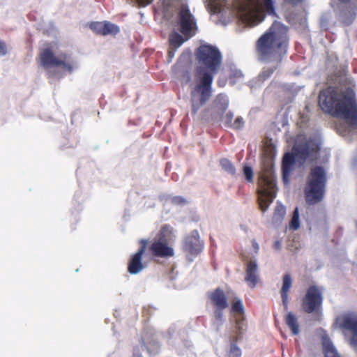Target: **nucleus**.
<instances>
[{"mask_svg":"<svg viewBox=\"0 0 357 357\" xmlns=\"http://www.w3.org/2000/svg\"><path fill=\"white\" fill-rule=\"evenodd\" d=\"M286 214L285 207L282 204H278L273 213V220L282 221Z\"/></svg>","mask_w":357,"mask_h":357,"instance_id":"obj_29","label":"nucleus"},{"mask_svg":"<svg viewBox=\"0 0 357 357\" xmlns=\"http://www.w3.org/2000/svg\"><path fill=\"white\" fill-rule=\"evenodd\" d=\"M245 280L250 287L255 288L256 287L259 281L256 261L251 260L247 264Z\"/></svg>","mask_w":357,"mask_h":357,"instance_id":"obj_18","label":"nucleus"},{"mask_svg":"<svg viewBox=\"0 0 357 357\" xmlns=\"http://www.w3.org/2000/svg\"><path fill=\"white\" fill-rule=\"evenodd\" d=\"M319 105L325 114L342 119L357 129V99L352 91L328 86L320 91Z\"/></svg>","mask_w":357,"mask_h":357,"instance_id":"obj_2","label":"nucleus"},{"mask_svg":"<svg viewBox=\"0 0 357 357\" xmlns=\"http://www.w3.org/2000/svg\"><path fill=\"white\" fill-rule=\"evenodd\" d=\"M277 66L264 68L259 75V79L260 81H265L268 79L275 71Z\"/></svg>","mask_w":357,"mask_h":357,"instance_id":"obj_31","label":"nucleus"},{"mask_svg":"<svg viewBox=\"0 0 357 357\" xmlns=\"http://www.w3.org/2000/svg\"><path fill=\"white\" fill-rule=\"evenodd\" d=\"M273 248L275 250H280V248H281V241L280 240L275 241L274 244H273Z\"/></svg>","mask_w":357,"mask_h":357,"instance_id":"obj_42","label":"nucleus"},{"mask_svg":"<svg viewBox=\"0 0 357 357\" xmlns=\"http://www.w3.org/2000/svg\"><path fill=\"white\" fill-rule=\"evenodd\" d=\"M213 105L217 109L221 112H224L228 107V100L225 95L222 93L218 94L213 101Z\"/></svg>","mask_w":357,"mask_h":357,"instance_id":"obj_26","label":"nucleus"},{"mask_svg":"<svg viewBox=\"0 0 357 357\" xmlns=\"http://www.w3.org/2000/svg\"><path fill=\"white\" fill-rule=\"evenodd\" d=\"M195 55L199 65L195 71V84L190 86V91L192 116L197 115L210 100L213 92V77L222 63L220 52L217 47L210 45L199 46Z\"/></svg>","mask_w":357,"mask_h":357,"instance_id":"obj_1","label":"nucleus"},{"mask_svg":"<svg viewBox=\"0 0 357 357\" xmlns=\"http://www.w3.org/2000/svg\"><path fill=\"white\" fill-rule=\"evenodd\" d=\"M244 125V121L242 117L238 116L232 123L231 128L238 130L241 129Z\"/></svg>","mask_w":357,"mask_h":357,"instance_id":"obj_34","label":"nucleus"},{"mask_svg":"<svg viewBox=\"0 0 357 357\" xmlns=\"http://www.w3.org/2000/svg\"><path fill=\"white\" fill-rule=\"evenodd\" d=\"M139 7H145L151 4L153 0H134Z\"/></svg>","mask_w":357,"mask_h":357,"instance_id":"obj_39","label":"nucleus"},{"mask_svg":"<svg viewBox=\"0 0 357 357\" xmlns=\"http://www.w3.org/2000/svg\"><path fill=\"white\" fill-rule=\"evenodd\" d=\"M89 26L94 33L100 36H116L120 32L119 27L109 21L92 22Z\"/></svg>","mask_w":357,"mask_h":357,"instance_id":"obj_15","label":"nucleus"},{"mask_svg":"<svg viewBox=\"0 0 357 357\" xmlns=\"http://www.w3.org/2000/svg\"><path fill=\"white\" fill-rule=\"evenodd\" d=\"M243 172L245 180L248 183H252L254 180V172L252 168L248 165H244L243 168Z\"/></svg>","mask_w":357,"mask_h":357,"instance_id":"obj_32","label":"nucleus"},{"mask_svg":"<svg viewBox=\"0 0 357 357\" xmlns=\"http://www.w3.org/2000/svg\"><path fill=\"white\" fill-rule=\"evenodd\" d=\"M258 203L262 212L268 208L276 196V180L271 168L263 170L258 181Z\"/></svg>","mask_w":357,"mask_h":357,"instance_id":"obj_6","label":"nucleus"},{"mask_svg":"<svg viewBox=\"0 0 357 357\" xmlns=\"http://www.w3.org/2000/svg\"><path fill=\"white\" fill-rule=\"evenodd\" d=\"M233 118L234 114L232 112H229L226 114L224 121H225V125L226 127L231 128L233 123Z\"/></svg>","mask_w":357,"mask_h":357,"instance_id":"obj_35","label":"nucleus"},{"mask_svg":"<svg viewBox=\"0 0 357 357\" xmlns=\"http://www.w3.org/2000/svg\"><path fill=\"white\" fill-rule=\"evenodd\" d=\"M322 345L324 357H341L327 335L322 337Z\"/></svg>","mask_w":357,"mask_h":357,"instance_id":"obj_21","label":"nucleus"},{"mask_svg":"<svg viewBox=\"0 0 357 357\" xmlns=\"http://www.w3.org/2000/svg\"><path fill=\"white\" fill-rule=\"evenodd\" d=\"M323 301V289L317 285H310L302 298V309L307 314L319 313L322 309Z\"/></svg>","mask_w":357,"mask_h":357,"instance_id":"obj_9","label":"nucleus"},{"mask_svg":"<svg viewBox=\"0 0 357 357\" xmlns=\"http://www.w3.org/2000/svg\"><path fill=\"white\" fill-rule=\"evenodd\" d=\"M139 244V250L136 253L131 255L128 264V271L132 275L139 273L146 267V265L142 262V257L146 251L148 241L146 239H141Z\"/></svg>","mask_w":357,"mask_h":357,"instance_id":"obj_14","label":"nucleus"},{"mask_svg":"<svg viewBox=\"0 0 357 357\" xmlns=\"http://www.w3.org/2000/svg\"><path fill=\"white\" fill-rule=\"evenodd\" d=\"M327 181L324 167L316 166L310 169L305 187L306 202L313 205L320 202L324 196Z\"/></svg>","mask_w":357,"mask_h":357,"instance_id":"obj_5","label":"nucleus"},{"mask_svg":"<svg viewBox=\"0 0 357 357\" xmlns=\"http://www.w3.org/2000/svg\"><path fill=\"white\" fill-rule=\"evenodd\" d=\"M285 323L291 329L293 335H298L299 333V325L297 317L292 312H289L285 317Z\"/></svg>","mask_w":357,"mask_h":357,"instance_id":"obj_25","label":"nucleus"},{"mask_svg":"<svg viewBox=\"0 0 357 357\" xmlns=\"http://www.w3.org/2000/svg\"><path fill=\"white\" fill-rule=\"evenodd\" d=\"M356 15V13L353 8L342 10L340 14L341 22L344 26H349L354 22Z\"/></svg>","mask_w":357,"mask_h":357,"instance_id":"obj_23","label":"nucleus"},{"mask_svg":"<svg viewBox=\"0 0 357 357\" xmlns=\"http://www.w3.org/2000/svg\"><path fill=\"white\" fill-rule=\"evenodd\" d=\"M243 73L241 70H234L231 71L230 74V79H236L243 77Z\"/></svg>","mask_w":357,"mask_h":357,"instance_id":"obj_38","label":"nucleus"},{"mask_svg":"<svg viewBox=\"0 0 357 357\" xmlns=\"http://www.w3.org/2000/svg\"><path fill=\"white\" fill-rule=\"evenodd\" d=\"M178 24L180 31L189 39L195 34L197 29L196 22L188 8L185 6L181 7L178 13Z\"/></svg>","mask_w":357,"mask_h":357,"instance_id":"obj_13","label":"nucleus"},{"mask_svg":"<svg viewBox=\"0 0 357 357\" xmlns=\"http://www.w3.org/2000/svg\"><path fill=\"white\" fill-rule=\"evenodd\" d=\"M289 29L281 22H274L257 40L255 47L259 60H275L280 63L289 45Z\"/></svg>","mask_w":357,"mask_h":357,"instance_id":"obj_3","label":"nucleus"},{"mask_svg":"<svg viewBox=\"0 0 357 357\" xmlns=\"http://www.w3.org/2000/svg\"><path fill=\"white\" fill-rule=\"evenodd\" d=\"M231 312L232 313H237L240 316H236L234 317V321L236 322V318H242L244 319V317H243V314L244 313V307L243 305L242 301L238 298H235L232 303H231ZM236 324H234V326Z\"/></svg>","mask_w":357,"mask_h":357,"instance_id":"obj_27","label":"nucleus"},{"mask_svg":"<svg viewBox=\"0 0 357 357\" xmlns=\"http://www.w3.org/2000/svg\"><path fill=\"white\" fill-rule=\"evenodd\" d=\"M187 40L186 37H183L178 32L172 31L169 33L168 38L169 46L172 47L174 49H178Z\"/></svg>","mask_w":357,"mask_h":357,"instance_id":"obj_22","label":"nucleus"},{"mask_svg":"<svg viewBox=\"0 0 357 357\" xmlns=\"http://www.w3.org/2000/svg\"><path fill=\"white\" fill-rule=\"evenodd\" d=\"M289 227L293 230H297L300 227L299 211L298 207H296L293 212V216L289 223Z\"/></svg>","mask_w":357,"mask_h":357,"instance_id":"obj_30","label":"nucleus"},{"mask_svg":"<svg viewBox=\"0 0 357 357\" xmlns=\"http://www.w3.org/2000/svg\"><path fill=\"white\" fill-rule=\"evenodd\" d=\"M335 323L343 332H349L351 335L349 343L357 349V313L349 312L341 314L336 318Z\"/></svg>","mask_w":357,"mask_h":357,"instance_id":"obj_11","label":"nucleus"},{"mask_svg":"<svg viewBox=\"0 0 357 357\" xmlns=\"http://www.w3.org/2000/svg\"><path fill=\"white\" fill-rule=\"evenodd\" d=\"M233 7L238 18L250 24L261 22L264 13L275 15L273 0H234Z\"/></svg>","mask_w":357,"mask_h":357,"instance_id":"obj_4","label":"nucleus"},{"mask_svg":"<svg viewBox=\"0 0 357 357\" xmlns=\"http://www.w3.org/2000/svg\"><path fill=\"white\" fill-rule=\"evenodd\" d=\"M132 357H142L139 351H134Z\"/></svg>","mask_w":357,"mask_h":357,"instance_id":"obj_43","label":"nucleus"},{"mask_svg":"<svg viewBox=\"0 0 357 357\" xmlns=\"http://www.w3.org/2000/svg\"><path fill=\"white\" fill-rule=\"evenodd\" d=\"M243 326V319L236 318V325L234 326L229 339L231 342L230 355L231 357H241V351L237 347L236 342L241 340Z\"/></svg>","mask_w":357,"mask_h":357,"instance_id":"obj_16","label":"nucleus"},{"mask_svg":"<svg viewBox=\"0 0 357 357\" xmlns=\"http://www.w3.org/2000/svg\"><path fill=\"white\" fill-rule=\"evenodd\" d=\"M208 298L213 308L214 324L218 327L222 324L224 310L229 306L227 298L223 289L220 287L208 293Z\"/></svg>","mask_w":357,"mask_h":357,"instance_id":"obj_10","label":"nucleus"},{"mask_svg":"<svg viewBox=\"0 0 357 357\" xmlns=\"http://www.w3.org/2000/svg\"><path fill=\"white\" fill-rule=\"evenodd\" d=\"M40 65L47 68L50 67H61L68 73H72L75 68V62L71 59V54L61 52L56 56L50 48H45L40 53Z\"/></svg>","mask_w":357,"mask_h":357,"instance_id":"obj_7","label":"nucleus"},{"mask_svg":"<svg viewBox=\"0 0 357 357\" xmlns=\"http://www.w3.org/2000/svg\"><path fill=\"white\" fill-rule=\"evenodd\" d=\"M178 49H174L172 47L169 46L168 52H167V61L169 63L172 62L173 58L175 56V53Z\"/></svg>","mask_w":357,"mask_h":357,"instance_id":"obj_37","label":"nucleus"},{"mask_svg":"<svg viewBox=\"0 0 357 357\" xmlns=\"http://www.w3.org/2000/svg\"><path fill=\"white\" fill-rule=\"evenodd\" d=\"M203 247L204 243L200 240L198 231L193 230L185 237L182 249L188 259L192 261V257L197 256L202 252Z\"/></svg>","mask_w":357,"mask_h":357,"instance_id":"obj_12","label":"nucleus"},{"mask_svg":"<svg viewBox=\"0 0 357 357\" xmlns=\"http://www.w3.org/2000/svg\"><path fill=\"white\" fill-rule=\"evenodd\" d=\"M289 1L291 2V3L296 4L298 2H301V0H289Z\"/></svg>","mask_w":357,"mask_h":357,"instance_id":"obj_44","label":"nucleus"},{"mask_svg":"<svg viewBox=\"0 0 357 357\" xmlns=\"http://www.w3.org/2000/svg\"><path fill=\"white\" fill-rule=\"evenodd\" d=\"M172 228L169 225H163L149 248L153 257H170L174 256V250L169 245L166 235L170 234Z\"/></svg>","mask_w":357,"mask_h":357,"instance_id":"obj_8","label":"nucleus"},{"mask_svg":"<svg viewBox=\"0 0 357 357\" xmlns=\"http://www.w3.org/2000/svg\"><path fill=\"white\" fill-rule=\"evenodd\" d=\"M222 168L228 174L234 176L236 174V168L234 164L227 158H222L220 160Z\"/></svg>","mask_w":357,"mask_h":357,"instance_id":"obj_28","label":"nucleus"},{"mask_svg":"<svg viewBox=\"0 0 357 357\" xmlns=\"http://www.w3.org/2000/svg\"><path fill=\"white\" fill-rule=\"evenodd\" d=\"M317 151V146L312 141H306L303 144H297L293 149L295 157L301 160H305L310 155L316 153Z\"/></svg>","mask_w":357,"mask_h":357,"instance_id":"obj_17","label":"nucleus"},{"mask_svg":"<svg viewBox=\"0 0 357 357\" xmlns=\"http://www.w3.org/2000/svg\"><path fill=\"white\" fill-rule=\"evenodd\" d=\"M172 202L175 205H184L187 203V201L183 197L176 196L172 198Z\"/></svg>","mask_w":357,"mask_h":357,"instance_id":"obj_36","label":"nucleus"},{"mask_svg":"<svg viewBox=\"0 0 357 357\" xmlns=\"http://www.w3.org/2000/svg\"><path fill=\"white\" fill-rule=\"evenodd\" d=\"M146 349L151 355H154L158 353L160 349V345L158 342L153 341L148 343L146 345Z\"/></svg>","mask_w":357,"mask_h":357,"instance_id":"obj_33","label":"nucleus"},{"mask_svg":"<svg viewBox=\"0 0 357 357\" xmlns=\"http://www.w3.org/2000/svg\"><path fill=\"white\" fill-rule=\"evenodd\" d=\"M190 75L188 74V75H187V80H186V82H189V81H190Z\"/></svg>","mask_w":357,"mask_h":357,"instance_id":"obj_46","label":"nucleus"},{"mask_svg":"<svg viewBox=\"0 0 357 357\" xmlns=\"http://www.w3.org/2000/svg\"><path fill=\"white\" fill-rule=\"evenodd\" d=\"M7 53L6 43L0 40V55H5Z\"/></svg>","mask_w":357,"mask_h":357,"instance_id":"obj_40","label":"nucleus"},{"mask_svg":"<svg viewBox=\"0 0 357 357\" xmlns=\"http://www.w3.org/2000/svg\"><path fill=\"white\" fill-rule=\"evenodd\" d=\"M295 155L290 153H287L282 160V178L284 183H288L290 172L292 169V166L295 161Z\"/></svg>","mask_w":357,"mask_h":357,"instance_id":"obj_20","label":"nucleus"},{"mask_svg":"<svg viewBox=\"0 0 357 357\" xmlns=\"http://www.w3.org/2000/svg\"><path fill=\"white\" fill-rule=\"evenodd\" d=\"M341 3H349L351 0H338Z\"/></svg>","mask_w":357,"mask_h":357,"instance_id":"obj_45","label":"nucleus"},{"mask_svg":"<svg viewBox=\"0 0 357 357\" xmlns=\"http://www.w3.org/2000/svg\"><path fill=\"white\" fill-rule=\"evenodd\" d=\"M252 245L253 247V248L255 249V252H258L259 250V244L257 243V242L253 239L252 241Z\"/></svg>","mask_w":357,"mask_h":357,"instance_id":"obj_41","label":"nucleus"},{"mask_svg":"<svg viewBox=\"0 0 357 357\" xmlns=\"http://www.w3.org/2000/svg\"><path fill=\"white\" fill-rule=\"evenodd\" d=\"M292 286V279L289 274H284L282 277V286L280 289V294L282 304L285 310H288L289 291Z\"/></svg>","mask_w":357,"mask_h":357,"instance_id":"obj_19","label":"nucleus"},{"mask_svg":"<svg viewBox=\"0 0 357 357\" xmlns=\"http://www.w3.org/2000/svg\"><path fill=\"white\" fill-rule=\"evenodd\" d=\"M207 8L213 14L219 13L226 6V0H206Z\"/></svg>","mask_w":357,"mask_h":357,"instance_id":"obj_24","label":"nucleus"}]
</instances>
